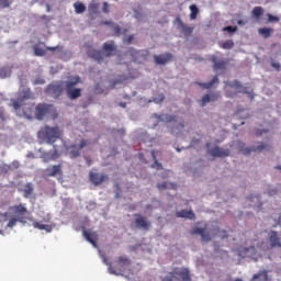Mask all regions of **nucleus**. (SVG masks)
<instances>
[{
    "label": "nucleus",
    "instance_id": "nucleus-7",
    "mask_svg": "<svg viewBox=\"0 0 281 281\" xmlns=\"http://www.w3.org/2000/svg\"><path fill=\"white\" fill-rule=\"evenodd\" d=\"M32 99V90L25 89L18 98V100L13 101L12 106L14 111H19L21 106H23V102L25 100Z\"/></svg>",
    "mask_w": 281,
    "mask_h": 281
},
{
    "label": "nucleus",
    "instance_id": "nucleus-2",
    "mask_svg": "<svg viewBox=\"0 0 281 281\" xmlns=\"http://www.w3.org/2000/svg\"><path fill=\"white\" fill-rule=\"evenodd\" d=\"M40 139H45L46 144H54L56 139H60V128L44 126L38 133Z\"/></svg>",
    "mask_w": 281,
    "mask_h": 281
},
{
    "label": "nucleus",
    "instance_id": "nucleus-20",
    "mask_svg": "<svg viewBox=\"0 0 281 281\" xmlns=\"http://www.w3.org/2000/svg\"><path fill=\"white\" fill-rule=\"evenodd\" d=\"M10 210L18 218H25V214H27V207L23 206V204L13 205Z\"/></svg>",
    "mask_w": 281,
    "mask_h": 281
},
{
    "label": "nucleus",
    "instance_id": "nucleus-46",
    "mask_svg": "<svg viewBox=\"0 0 281 281\" xmlns=\"http://www.w3.org/2000/svg\"><path fill=\"white\" fill-rule=\"evenodd\" d=\"M8 170H10V166H8V165L0 166V175L8 173Z\"/></svg>",
    "mask_w": 281,
    "mask_h": 281
},
{
    "label": "nucleus",
    "instance_id": "nucleus-36",
    "mask_svg": "<svg viewBox=\"0 0 281 281\" xmlns=\"http://www.w3.org/2000/svg\"><path fill=\"white\" fill-rule=\"evenodd\" d=\"M102 260L104 262V265H106L109 268V272L112 273L113 276H117V270H115V267H113V263L109 262V259L106 258V256L102 257Z\"/></svg>",
    "mask_w": 281,
    "mask_h": 281
},
{
    "label": "nucleus",
    "instance_id": "nucleus-26",
    "mask_svg": "<svg viewBox=\"0 0 281 281\" xmlns=\"http://www.w3.org/2000/svg\"><path fill=\"white\" fill-rule=\"evenodd\" d=\"M22 115H24L26 120H32V117H34V105H24Z\"/></svg>",
    "mask_w": 281,
    "mask_h": 281
},
{
    "label": "nucleus",
    "instance_id": "nucleus-32",
    "mask_svg": "<svg viewBox=\"0 0 281 281\" xmlns=\"http://www.w3.org/2000/svg\"><path fill=\"white\" fill-rule=\"evenodd\" d=\"M265 14V9L262 7H255L251 11V15L258 21L260 16Z\"/></svg>",
    "mask_w": 281,
    "mask_h": 281
},
{
    "label": "nucleus",
    "instance_id": "nucleus-24",
    "mask_svg": "<svg viewBox=\"0 0 281 281\" xmlns=\"http://www.w3.org/2000/svg\"><path fill=\"white\" fill-rule=\"evenodd\" d=\"M202 89H212L214 85H218V75H215L210 82H196Z\"/></svg>",
    "mask_w": 281,
    "mask_h": 281
},
{
    "label": "nucleus",
    "instance_id": "nucleus-9",
    "mask_svg": "<svg viewBox=\"0 0 281 281\" xmlns=\"http://www.w3.org/2000/svg\"><path fill=\"white\" fill-rule=\"evenodd\" d=\"M134 225L136 229H144L145 232L150 229V222L142 214H135Z\"/></svg>",
    "mask_w": 281,
    "mask_h": 281
},
{
    "label": "nucleus",
    "instance_id": "nucleus-30",
    "mask_svg": "<svg viewBox=\"0 0 281 281\" xmlns=\"http://www.w3.org/2000/svg\"><path fill=\"white\" fill-rule=\"evenodd\" d=\"M23 194L25 199H30L34 194V186L32 183H26L23 189Z\"/></svg>",
    "mask_w": 281,
    "mask_h": 281
},
{
    "label": "nucleus",
    "instance_id": "nucleus-61",
    "mask_svg": "<svg viewBox=\"0 0 281 281\" xmlns=\"http://www.w3.org/2000/svg\"><path fill=\"white\" fill-rule=\"evenodd\" d=\"M34 85H45V80H35Z\"/></svg>",
    "mask_w": 281,
    "mask_h": 281
},
{
    "label": "nucleus",
    "instance_id": "nucleus-42",
    "mask_svg": "<svg viewBox=\"0 0 281 281\" xmlns=\"http://www.w3.org/2000/svg\"><path fill=\"white\" fill-rule=\"evenodd\" d=\"M209 102H212L210 94L203 95L201 100V106H205V104H207Z\"/></svg>",
    "mask_w": 281,
    "mask_h": 281
},
{
    "label": "nucleus",
    "instance_id": "nucleus-57",
    "mask_svg": "<svg viewBox=\"0 0 281 281\" xmlns=\"http://www.w3.org/2000/svg\"><path fill=\"white\" fill-rule=\"evenodd\" d=\"M269 196H273V194H278V190L273 189L268 191Z\"/></svg>",
    "mask_w": 281,
    "mask_h": 281
},
{
    "label": "nucleus",
    "instance_id": "nucleus-11",
    "mask_svg": "<svg viewBox=\"0 0 281 281\" xmlns=\"http://www.w3.org/2000/svg\"><path fill=\"white\" fill-rule=\"evenodd\" d=\"M173 59H175V55H172L171 53L154 55V60L156 65H168V63H172Z\"/></svg>",
    "mask_w": 281,
    "mask_h": 281
},
{
    "label": "nucleus",
    "instance_id": "nucleus-60",
    "mask_svg": "<svg viewBox=\"0 0 281 281\" xmlns=\"http://www.w3.org/2000/svg\"><path fill=\"white\" fill-rule=\"evenodd\" d=\"M86 164H88V166H91V164H93V160H91V158L86 157Z\"/></svg>",
    "mask_w": 281,
    "mask_h": 281
},
{
    "label": "nucleus",
    "instance_id": "nucleus-25",
    "mask_svg": "<svg viewBox=\"0 0 281 281\" xmlns=\"http://www.w3.org/2000/svg\"><path fill=\"white\" fill-rule=\"evenodd\" d=\"M33 227L34 229H40V231L44 229V232H46L47 234L52 233V229H53L52 225L42 224L41 222H36V221L33 222Z\"/></svg>",
    "mask_w": 281,
    "mask_h": 281
},
{
    "label": "nucleus",
    "instance_id": "nucleus-39",
    "mask_svg": "<svg viewBox=\"0 0 281 281\" xmlns=\"http://www.w3.org/2000/svg\"><path fill=\"white\" fill-rule=\"evenodd\" d=\"M191 234L192 236L198 234L199 236L203 237V235L205 234V228L195 227L191 231Z\"/></svg>",
    "mask_w": 281,
    "mask_h": 281
},
{
    "label": "nucleus",
    "instance_id": "nucleus-28",
    "mask_svg": "<svg viewBox=\"0 0 281 281\" xmlns=\"http://www.w3.org/2000/svg\"><path fill=\"white\" fill-rule=\"evenodd\" d=\"M158 190H168V188H170V190H177V183L175 182H161L157 184Z\"/></svg>",
    "mask_w": 281,
    "mask_h": 281
},
{
    "label": "nucleus",
    "instance_id": "nucleus-13",
    "mask_svg": "<svg viewBox=\"0 0 281 281\" xmlns=\"http://www.w3.org/2000/svg\"><path fill=\"white\" fill-rule=\"evenodd\" d=\"M119 268L115 269L116 276H120V273H123V271H126L128 267H131V259L128 257L121 256L117 260Z\"/></svg>",
    "mask_w": 281,
    "mask_h": 281
},
{
    "label": "nucleus",
    "instance_id": "nucleus-17",
    "mask_svg": "<svg viewBox=\"0 0 281 281\" xmlns=\"http://www.w3.org/2000/svg\"><path fill=\"white\" fill-rule=\"evenodd\" d=\"M82 236L91 243L92 247H98V232H89L87 229L82 231Z\"/></svg>",
    "mask_w": 281,
    "mask_h": 281
},
{
    "label": "nucleus",
    "instance_id": "nucleus-21",
    "mask_svg": "<svg viewBox=\"0 0 281 281\" xmlns=\"http://www.w3.org/2000/svg\"><path fill=\"white\" fill-rule=\"evenodd\" d=\"M45 175L47 177H56V175H63V166L61 165H54L52 167H47L45 169Z\"/></svg>",
    "mask_w": 281,
    "mask_h": 281
},
{
    "label": "nucleus",
    "instance_id": "nucleus-22",
    "mask_svg": "<svg viewBox=\"0 0 281 281\" xmlns=\"http://www.w3.org/2000/svg\"><path fill=\"white\" fill-rule=\"evenodd\" d=\"M270 247H279L281 249L280 236L278 232L271 231L269 233Z\"/></svg>",
    "mask_w": 281,
    "mask_h": 281
},
{
    "label": "nucleus",
    "instance_id": "nucleus-38",
    "mask_svg": "<svg viewBox=\"0 0 281 281\" xmlns=\"http://www.w3.org/2000/svg\"><path fill=\"white\" fill-rule=\"evenodd\" d=\"M35 56H45V49L41 48V46L35 45L33 47Z\"/></svg>",
    "mask_w": 281,
    "mask_h": 281
},
{
    "label": "nucleus",
    "instance_id": "nucleus-18",
    "mask_svg": "<svg viewBox=\"0 0 281 281\" xmlns=\"http://www.w3.org/2000/svg\"><path fill=\"white\" fill-rule=\"evenodd\" d=\"M209 153L210 155H212V157H229V155L232 154L229 149H225L218 146H215L213 149H210Z\"/></svg>",
    "mask_w": 281,
    "mask_h": 281
},
{
    "label": "nucleus",
    "instance_id": "nucleus-34",
    "mask_svg": "<svg viewBox=\"0 0 281 281\" xmlns=\"http://www.w3.org/2000/svg\"><path fill=\"white\" fill-rule=\"evenodd\" d=\"M190 10V20L194 21L196 19V16H199V7H196V4H191L189 7Z\"/></svg>",
    "mask_w": 281,
    "mask_h": 281
},
{
    "label": "nucleus",
    "instance_id": "nucleus-51",
    "mask_svg": "<svg viewBox=\"0 0 281 281\" xmlns=\"http://www.w3.org/2000/svg\"><path fill=\"white\" fill-rule=\"evenodd\" d=\"M202 240L204 243H209V240H212V237L210 236V234L204 233V235H202Z\"/></svg>",
    "mask_w": 281,
    "mask_h": 281
},
{
    "label": "nucleus",
    "instance_id": "nucleus-3",
    "mask_svg": "<svg viewBox=\"0 0 281 281\" xmlns=\"http://www.w3.org/2000/svg\"><path fill=\"white\" fill-rule=\"evenodd\" d=\"M192 281V272L188 268H175L164 281Z\"/></svg>",
    "mask_w": 281,
    "mask_h": 281
},
{
    "label": "nucleus",
    "instance_id": "nucleus-40",
    "mask_svg": "<svg viewBox=\"0 0 281 281\" xmlns=\"http://www.w3.org/2000/svg\"><path fill=\"white\" fill-rule=\"evenodd\" d=\"M234 47V41L228 40L222 44V49H232Z\"/></svg>",
    "mask_w": 281,
    "mask_h": 281
},
{
    "label": "nucleus",
    "instance_id": "nucleus-33",
    "mask_svg": "<svg viewBox=\"0 0 281 281\" xmlns=\"http://www.w3.org/2000/svg\"><path fill=\"white\" fill-rule=\"evenodd\" d=\"M42 159H44V164H47L48 161H52L54 159H58V151L55 150V153L52 155H49V153H44L42 155Z\"/></svg>",
    "mask_w": 281,
    "mask_h": 281
},
{
    "label": "nucleus",
    "instance_id": "nucleus-14",
    "mask_svg": "<svg viewBox=\"0 0 281 281\" xmlns=\"http://www.w3.org/2000/svg\"><path fill=\"white\" fill-rule=\"evenodd\" d=\"M89 177H90V181H91V183H93V186H102V183H104V181H106V179H109V177L106 175L98 173V172H90Z\"/></svg>",
    "mask_w": 281,
    "mask_h": 281
},
{
    "label": "nucleus",
    "instance_id": "nucleus-58",
    "mask_svg": "<svg viewBox=\"0 0 281 281\" xmlns=\"http://www.w3.org/2000/svg\"><path fill=\"white\" fill-rule=\"evenodd\" d=\"M134 38L135 37L133 35H130L125 41L126 43H133Z\"/></svg>",
    "mask_w": 281,
    "mask_h": 281
},
{
    "label": "nucleus",
    "instance_id": "nucleus-15",
    "mask_svg": "<svg viewBox=\"0 0 281 281\" xmlns=\"http://www.w3.org/2000/svg\"><path fill=\"white\" fill-rule=\"evenodd\" d=\"M127 54L132 56L134 63H137L139 58H143L144 60L145 58H148V50H135V48H130Z\"/></svg>",
    "mask_w": 281,
    "mask_h": 281
},
{
    "label": "nucleus",
    "instance_id": "nucleus-64",
    "mask_svg": "<svg viewBox=\"0 0 281 281\" xmlns=\"http://www.w3.org/2000/svg\"><path fill=\"white\" fill-rule=\"evenodd\" d=\"M120 106H121L122 109H126V102H121V103H120Z\"/></svg>",
    "mask_w": 281,
    "mask_h": 281
},
{
    "label": "nucleus",
    "instance_id": "nucleus-62",
    "mask_svg": "<svg viewBox=\"0 0 281 281\" xmlns=\"http://www.w3.org/2000/svg\"><path fill=\"white\" fill-rule=\"evenodd\" d=\"M47 52H56V49H58V47H46Z\"/></svg>",
    "mask_w": 281,
    "mask_h": 281
},
{
    "label": "nucleus",
    "instance_id": "nucleus-10",
    "mask_svg": "<svg viewBox=\"0 0 281 281\" xmlns=\"http://www.w3.org/2000/svg\"><path fill=\"white\" fill-rule=\"evenodd\" d=\"M227 87H229V89H236L235 93L229 92V90L226 91V97L227 98H234V95H236V93H249L247 91H245V88L243 87V83H240V81L238 80H234L232 82H229L227 85Z\"/></svg>",
    "mask_w": 281,
    "mask_h": 281
},
{
    "label": "nucleus",
    "instance_id": "nucleus-37",
    "mask_svg": "<svg viewBox=\"0 0 281 281\" xmlns=\"http://www.w3.org/2000/svg\"><path fill=\"white\" fill-rule=\"evenodd\" d=\"M151 157L154 159V164L151 165V168H156L157 170H161L164 166L157 160V156L155 155V150H151Z\"/></svg>",
    "mask_w": 281,
    "mask_h": 281
},
{
    "label": "nucleus",
    "instance_id": "nucleus-54",
    "mask_svg": "<svg viewBox=\"0 0 281 281\" xmlns=\"http://www.w3.org/2000/svg\"><path fill=\"white\" fill-rule=\"evenodd\" d=\"M103 12L109 14V2H103Z\"/></svg>",
    "mask_w": 281,
    "mask_h": 281
},
{
    "label": "nucleus",
    "instance_id": "nucleus-53",
    "mask_svg": "<svg viewBox=\"0 0 281 281\" xmlns=\"http://www.w3.org/2000/svg\"><path fill=\"white\" fill-rule=\"evenodd\" d=\"M166 121L167 122H177V116H175V115H167Z\"/></svg>",
    "mask_w": 281,
    "mask_h": 281
},
{
    "label": "nucleus",
    "instance_id": "nucleus-45",
    "mask_svg": "<svg viewBox=\"0 0 281 281\" xmlns=\"http://www.w3.org/2000/svg\"><path fill=\"white\" fill-rule=\"evenodd\" d=\"M10 76V72L5 68H0V78H8Z\"/></svg>",
    "mask_w": 281,
    "mask_h": 281
},
{
    "label": "nucleus",
    "instance_id": "nucleus-5",
    "mask_svg": "<svg viewBox=\"0 0 281 281\" xmlns=\"http://www.w3.org/2000/svg\"><path fill=\"white\" fill-rule=\"evenodd\" d=\"M89 144H91L89 140L81 139L79 147L76 144L70 145L68 147L70 159H77V157H80V150H82V148H87V146H89Z\"/></svg>",
    "mask_w": 281,
    "mask_h": 281
},
{
    "label": "nucleus",
    "instance_id": "nucleus-48",
    "mask_svg": "<svg viewBox=\"0 0 281 281\" xmlns=\"http://www.w3.org/2000/svg\"><path fill=\"white\" fill-rule=\"evenodd\" d=\"M238 30V26H225L224 32H236Z\"/></svg>",
    "mask_w": 281,
    "mask_h": 281
},
{
    "label": "nucleus",
    "instance_id": "nucleus-52",
    "mask_svg": "<svg viewBox=\"0 0 281 281\" xmlns=\"http://www.w3.org/2000/svg\"><path fill=\"white\" fill-rule=\"evenodd\" d=\"M271 67H273L277 71H280V69H281L280 63H276V61L271 63Z\"/></svg>",
    "mask_w": 281,
    "mask_h": 281
},
{
    "label": "nucleus",
    "instance_id": "nucleus-41",
    "mask_svg": "<svg viewBox=\"0 0 281 281\" xmlns=\"http://www.w3.org/2000/svg\"><path fill=\"white\" fill-rule=\"evenodd\" d=\"M103 25H111V27H114V32H116V34H120V32H121L120 26H117V24H115L113 22L105 21V22H103Z\"/></svg>",
    "mask_w": 281,
    "mask_h": 281
},
{
    "label": "nucleus",
    "instance_id": "nucleus-23",
    "mask_svg": "<svg viewBox=\"0 0 281 281\" xmlns=\"http://www.w3.org/2000/svg\"><path fill=\"white\" fill-rule=\"evenodd\" d=\"M177 218H189L190 221H194L196 215L194 211L181 210L176 213Z\"/></svg>",
    "mask_w": 281,
    "mask_h": 281
},
{
    "label": "nucleus",
    "instance_id": "nucleus-27",
    "mask_svg": "<svg viewBox=\"0 0 281 281\" xmlns=\"http://www.w3.org/2000/svg\"><path fill=\"white\" fill-rule=\"evenodd\" d=\"M90 58H93L94 60H98L99 63H102L104 60V57L102 56V52L97 49L89 50Z\"/></svg>",
    "mask_w": 281,
    "mask_h": 281
},
{
    "label": "nucleus",
    "instance_id": "nucleus-50",
    "mask_svg": "<svg viewBox=\"0 0 281 281\" xmlns=\"http://www.w3.org/2000/svg\"><path fill=\"white\" fill-rule=\"evenodd\" d=\"M89 10H90V12H97V11H98V4H95V3H90Z\"/></svg>",
    "mask_w": 281,
    "mask_h": 281
},
{
    "label": "nucleus",
    "instance_id": "nucleus-59",
    "mask_svg": "<svg viewBox=\"0 0 281 281\" xmlns=\"http://www.w3.org/2000/svg\"><path fill=\"white\" fill-rule=\"evenodd\" d=\"M178 128H179L180 131H183V128H186V124H183V122H180V123L178 124Z\"/></svg>",
    "mask_w": 281,
    "mask_h": 281
},
{
    "label": "nucleus",
    "instance_id": "nucleus-1",
    "mask_svg": "<svg viewBox=\"0 0 281 281\" xmlns=\"http://www.w3.org/2000/svg\"><path fill=\"white\" fill-rule=\"evenodd\" d=\"M82 80L80 76L70 77L69 80L64 81L66 95L69 100H78L82 97V89L76 88Z\"/></svg>",
    "mask_w": 281,
    "mask_h": 281
},
{
    "label": "nucleus",
    "instance_id": "nucleus-55",
    "mask_svg": "<svg viewBox=\"0 0 281 281\" xmlns=\"http://www.w3.org/2000/svg\"><path fill=\"white\" fill-rule=\"evenodd\" d=\"M262 133H268V131L267 130H257L256 131V136L260 137V135H262Z\"/></svg>",
    "mask_w": 281,
    "mask_h": 281
},
{
    "label": "nucleus",
    "instance_id": "nucleus-4",
    "mask_svg": "<svg viewBox=\"0 0 281 281\" xmlns=\"http://www.w3.org/2000/svg\"><path fill=\"white\" fill-rule=\"evenodd\" d=\"M63 85H65V81L48 85L45 89L46 95H52L55 99L60 98V95H63V91H65Z\"/></svg>",
    "mask_w": 281,
    "mask_h": 281
},
{
    "label": "nucleus",
    "instance_id": "nucleus-29",
    "mask_svg": "<svg viewBox=\"0 0 281 281\" xmlns=\"http://www.w3.org/2000/svg\"><path fill=\"white\" fill-rule=\"evenodd\" d=\"M260 36L262 38H270L271 34H273V29L272 27H261L258 30Z\"/></svg>",
    "mask_w": 281,
    "mask_h": 281
},
{
    "label": "nucleus",
    "instance_id": "nucleus-63",
    "mask_svg": "<svg viewBox=\"0 0 281 281\" xmlns=\"http://www.w3.org/2000/svg\"><path fill=\"white\" fill-rule=\"evenodd\" d=\"M254 199L257 200V201H260V196H258V195L249 198L250 201H254Z\"/></svg>",
    "mask_w": 281,
    "mask_h": 281
},
{
    "label": "nucleus",
    "instance_id": "nucleus-56",
    "mask_svg": "<svg viewBox=\"0 0 281 281\" xmlns=\"http://www.w3.org/2000/svg\"><path fill=\"white\" fill-rule=\"evenodd\" d=\"M49 221H52V218L47 215L41 221V223H49Z\"/></svg>",
    "mask_w": 281,
    "mask_h": 281
},
{
    "label": "nucleus",
    "instance_id": "nucleus-47",
    "mask_svg": "<svg viewBox=\"0 0 281 281\" xmlns=\"http://www.w3.org/2000/svg\"><path fill=\"white\" fill-rule=\"evenodd\" d=\"M166 99V97H164V94L158 95V98H154V102H156V104H161V102H164V100Z\"/></svg>",
    "mask_w": 281,
    "mask_h": 281
},
{
    "label": "nucleus",
    "instance_id": "nucleus-8",
    "mask_svg": "<svg viewBox=\"0 0 281 281\" xmlns=\"http://www.w3.org/2000/svg\"><path fill=\"white\" fill-rule=\"evenodd\" d=\"M52 104L47 103H40L35 106V119L36 120H43L47 114H49V111L52 110Z\"/></svg>",
    "mask_w": 281,
    "mask_h": 281
},
{
    "label": "nucleus",
    "instance_id": "nucleus-19",
    "mask_svg": "<svg viewBox=\"0 0 281 281\" xmlns=\"http://www.w3.org/2000/svg\"><path fill=\"white\" fill-rule=\"evenodd\" d=\"M102 49L105 53V56L108 58H111V56H115V52H117V46H115V43L109 42L103 44Z\"/></svg>",
    "mask_w": 281,
    "mask_h": 281
},
{
    "label": "nucleus",
    "instance_id": "nucleus-16",
    "mask_svg": "<svg viewBox=\"0 0 281 281\" xmlns=\"http://www.w3.org/2000/svg\"><path fill=\"white\" fill-rule=\"evenodd\" d=\"M211 60H212V63H213V69H214V71H223V70H225L226 67H227V63H229L228 59H226V60H218V58H216L215 55H213V56L211 57Z\"/></svg>",
    "mask_w": 281,
    "mask_h": 281
},
{
    "label": "nucleus",
    "instance_id": "nucleus-43",
    "mask_svg": "<svg viewBox=\"0 0 281 281\" xmlns=\"http://www.w3.org/2000/svg\"><path fill=\"white\" fill-rule=\"evenodd\" d=\"M210 98H211V102H216V100H218V98H221V94H218V92H211L209 93Z\"/></svg>",
    "mask_w": 281,
    "mask_h": 281
},
{
    "label": "nucleus",
    "instance_id": "nucleus-6",
    "mask_svg": "<svg viewBox=\"0 0 281 281\" xmlns=\"http://www.w3.org/2000/svg\"><path fill=\"white\" fill-rule=\"evenodd\" d=\"M239 146V153H243V155H251V153H262V150H269V145L260 143L257 147L245 148V144L243 142L238 143Z\"/></svg>",
    "mask_w": 281,
    "mask_h": 281
},
{
    "label": "nucleus",
    "instance_id": "nucleus-44",
    "mask_svg": "<svg viewBox=\"0 0 281 281\" xmlns=\"http://www.w3.org/2000/svg\"><path fill=\"white\" fill-rule=\"evenodd\" d=\"M267 16H268L269 23H273V22L280 21V18H279V16L271 15V13H268Z\"/></svg>",
    "mask_w": 281,
    "mask_h": 281
},
{
    "label": "nucleus",
    "instance_id": "nucleus-12",
    "mask_svg": "<svg viewBox=\"0 0 281 281\" xmlns=\"http://www.w3.org/2000/svg\"><path fill=\"white\" fill-rule=\"evenodd\" d=\"M3 218L4 221H9L7 224V227L12 228L15 227L18 223H25V217H18V216H12L10 213L5 212L3 213Z\"/></svg>",
    "mask_w": 281,
    "mask_h": 281
},
{
    "label": "nucleus",
    "instance_id": "nucleus-35",
    "mask_svg": "<svg viewBox=\"0 0 281 281\" xmlns=\"http://www.w3.org/2000/svg\"><path fill=\"white\" fill-rule=\"evenodd\" d=\"M76 14H82L87 11V7L82 2H75L74 3Z\"/></svg>",
    "mask_w": 281,
    "mask_h": 281
},
{
    "label": "nucleus",
    "instance_id": "nucleus-31",
    "mask_svg": "<svg viewBox=\"0 0 281 281\" xmlns=\"http://www.w3.org/2000/svg\"><path fill=\"white\" fill-rule=\"evenodd\" d=\"M179 23L182 30V34H184V36H190L194 32V27L186 25L181 22V20H179Z\"/></svg>",
    "mask_w": 281,
    "mask_h": 281
},
{
    "label": "nucleus",
    "instance_id": "nucleus-49",
    "mask_svg": "<svg viewBox=\"0 0 281 281\" xmlns=\"http://www.w3.org/2000/svg\"><path fill=\"white\" fill-rule=\"evenodd\" d=\"M0 8H10V1L0 0Z\"/></svg>",
    "mask_w": 281,
    "mask_h": 281
}]
</instances>
